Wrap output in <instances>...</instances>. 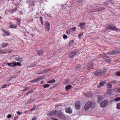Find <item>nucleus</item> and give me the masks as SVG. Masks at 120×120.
I'll list each match as a JSON object with an SVG mask.
<instances>
[{
  "label": "nucleus",
  "mask_w": 120,
  "mask_h": 120,
  "mask_svg": "<svg viewBox=\"0 0 120 120\" xmlns=\"http://www.w3.org/2000/svg\"><path fill=\"white\" fill-rule=\"evenodd\" d=\"M118 31H120V29L118 28Z\"/></svg>",
  "instance_id": "64"
},
{
  "label": "nucleus",
  "mask_w": 120,
  "mask_h": 120,
  "mask_svg": "<svg viewBox=\"0 0 120 120\" xmlns=\"http://www.w3.org/2000/svg\"><path fill=\"white\" fill-rule=\"evenodd\" d=\"M11 117V116L10 114H8L7 115V118H10Z\"/></svg>",
  "instance_id": "54"
},
{
  "label": "nucleus",
  "mask_w": 120,
  "mask_h": 120,
  "mask_svg": "<svg viewBox=\"0 0 120 120\" xmlns=\"http://www.w3.org/2000/svg\"><path fill=\"white\" fill-rule=\"evenodd\" d=\"M59 116L60 118L62 119H64L65 118V115L62 113L60 114Z\"/></svg>",
  "instance_id": "18"
},
{
  "label": "nucleus",
  "mask_w": 120,
  "mask_h": 120,
  "mask_svg": "<svg viewBox=\"0 0 120 120\" xmlns=\"http://www.w3.org/2000/svg\"><path fill=\"white\" fill-rule=\"evenodd\" d=\"M3 32L4 33L6 34V36H8L10 34L8 32L5 31L4 30H2Z\"/></svg>",
  "instance_id": "31"
},
{
  "label": "nucleus",
  "mask_w": 120,
  "mask_h": 120,
  "mask_svg": "<svg viewBox=\"0 0 120 120\" xmlns=\"http://www.w3.org/2000/svg\"><path fill=\"white\" fill-rule=\"evenodd\" d=\"M17 10V8H15L10 10V12L11 14H12L13 12Z\"/></svg>",
  "instance_id": "27"
},
{
  "label": "nucleus",
  "mask_w": 120,
  "mask_h": 120,
  "mask_svg": "<svg viewBox=\"0 0 120 120\" xmlns=\"http://www.w3.org/2000/svg\"><path fill=\"white\" fill-rule=\"evenodd\" d=\"M107 94L110 95H111V91L110 89H107Z\"/></svg>",
  "instance_id": "26"
},
{
  "label": "nucleus",
  "mask_w": 120,
  "mask_h": 120,
  "mask_svg": "<svg viewBox=\"0 0 120 120\" xmlns=\"http://www.w3.org/2000/svg\"><path fill=\"white\" fill-rule=\"evenodd\" d=\"M37 118L35 116H34L32 119V120H36Z\"/></svg>",
  "instance_id": "52"
},
{
  "label": "nucleus",
  "mask_w": 120,
  "mask_h": 120,
  "mask_svg": "<svg viewBox=\"0 0 120 120\" xmlns=\"http://www.w3.org/2000/svg\"><path fill=\"white\" fill-rule=\"evenodd\" d=\"M105 83L104 82H102L99 83V84L98 86L97 87L98 88L101 87V86H104Z\"/></svg>",
  "instance_id": "17"
},
{
  "label": "nucleus",
  "mask_w": 120,
  "mask_h": 120,
  "mask_svg": "<svg viewBox=\"0 0 120 120\" xmlns=\"http://www.w3.org/2000/svg\"><path fill=\"white\" fill-rule=\"evenodd\" d=\"M85 96L87 98H89L92 96V94L90 92L89 93L86 94H85Z\"/></svg>",
  "instance_id": "19"
},
{
  "label": "nucleus",
  "mask_w": 120,
  "mask_h": 120,
  "mask_svg": "<svg viewBox=\"0 0 120 120\" xmlns=\"http://www.w3.org/2000/svg\"><path fill=\"white\" fill-rule=\"evenodd\" d=\"M77 53V52H72L69 54V57L71 58H73L75 55H76Z\"/></svg>",
  "instance_id": "11"
},
{
  "label": "nucleus",
  "mask_w": 120,
  "mask_h": 120,
  "mask_svg": "<svg viewBox=\"0 0 120 120\" xmlns=\"http://www.w3.org/2000/svg\"><path fill=\"white\" fill-rule=\"evenodd\" d=\"M109 0H107L106 2L104 4V5L106 6H107L109 4Z\"/></svg>",
  "instance_id": "40"
},
{
  "label": "nucleus",
  "mask_w": 120,
  "mask_h": 120,
  "mask_svg": "<svg viewBox=\"0 0 120 120\" xmlns=\"http://www.w3.org/2000/svg\"><path fill=\"white\" fill-rule=\"evenodd\" d=\"M42 79L41 77H40L39 78H36L35 79H33L30 81V82H35L38 81Z\"/></svg>",
  "instance_id": "12"
},
{
  "label": "nucleus",
  "mask_w": 120,
  "mask_h": 120,
  "mask_svg": "<svg viewBox=\"0 0 120 120\" xmlns=\"http://www.w3.org/2000/svg\"><path fill=\"white\" fill-rule=\"evenodd\" d=\"M88 69H92L93 68V65L91 63L88 64L87 66Z\"/></svg>",
  "instance_id": "14"
},
{
  "label": "nucleus",
  "mask_w": 120,
  "mask_h": 120,
  "mask_svg": "<svg viewBox=\"0 0 120 120\" xmlns=\"http://www.w3.org/2000/svg\"><path fill=\"white\" fill-rule=\"evenodd\" d=\"M32 67H34L36 66V64L35 63H32L30 65Z\"/></svg>",
  "instance_id": "39"
},
{
  "label": "nucleus",
  "mask_w": 120,
  "mask_h": 120,
  "mask_svg": "<svg viewBox=\"0 0 120 120\" xmlns=\"http://www.w3.org/2000/svg\"><path fill=\"white\" fill-rule=\"evenodd\" d=\"M27 112H28V111H26L25 112V113H27Z\"/></svg>",
  "instance_id": "62"
},
{
  "label": "nucleus",
  "mask_w": 120,
  "mask_h": 120,
  "mask_svg": "<svg viewBox=\"0 0 120 120\" xmlns=\"http://www.w3.org/2000/svg\"><path fill=\"white\" fill-rule=\"evenodd\" d=\"M108 88H111L112 87V85L110 83V82H108L106 84Z\"/></svg>",
  "instance_id": "23"
},
{
  "label": "nucleus",
  "mask_w": 120,
  "mask_h": 120,
  "mask_svg": "<svg viewBox=\"0 0 120 120\" xmlns=\"http://www.w3.org/2000/svg\"><path fill=\"white\" fill-rule=\"evenodd\" d=\"M40 18L41 20V21H42L43 20V18L42 17H40Z\"/></svg>",
  "instance_id": "58"
},
{
  "label": "nucleus",
  "mask_w": 120,
  "mask_h": 120,
  "mask_svg": "<svg viewBox=\"0 0 120 120\" xmlns=\"http://www.w3.org/2000/svg\"><path fill=\"white\" fill-rule=\"evenodd\" d=\"M66 112L70 114L72 112V110L71 108L70 107L67 108L65 109Z\"/></svg>",
  "instance_id": "9"
},
{
  "label": "nucleus",
  "mask_w": 120,
  "mask_h": 120,
  "mask_svg": "<svg viewBox=\"0 0 120 120\" xmlns=\"http://www.w3.org/2000/svg\"><path fill=\"white\" fill-rule=\"evenodd\" d=\"M17 24L19 26H20V24L19 23H17Z\"/></svg>",
  "instance_id": "63"
},
{
  "label": "nucleus",
  "mask_w": 120,
  "mask_h": 120,
  "mask_svg": "<svg viewBox=\"0 0 120 120\" xmlns=\"http://www.w3.org/2000/svg\"><path fill=\"white\" fill-rule=\"evenodd\" d=\"M58 120L57 119H56L55 118H53V120Z\"/></svg>",
  "instance_id": "59"
},
{
  "label": "nucleus",
  "mask_w": 120,
  "mask_h": 120,
  "mask_svg": "<svg viewBox=\"0 0 120 120\" xmlns=\"http://www.w3.org/2000/svg\"><path fill=\"white\" fill-rule=\"evenodd\" d=\"M55 81V80L54 79H53L49 81H48V83H52L54 82Z\"/></svg>",
  "instance_id": "29"
},
{
  "label": "nucleus",
  "mask_w": 120,
  "mask_h": 120,
  "mask_svg": "<svg viewBox=\"0 0 120 120\" xmlns=\"http://www.w3.org/2000/svg\"><path fill=\"white\" fill-rule=\"evenodd\" d=\"M78 26L80 27L81 29L84 30L86 28L85 23L84 22H81L79 24Z\"/></svg>",
  "instance_id": "8"
},
{
  "label": "nucleus",
  "mask_w": 120,
  "mask_h": 120,
  "mask_svg": "<svg viewBox=\"0 0 120 120\" xmlns=\"http://www.w3.org/2000/svg\"><path fill=\"white\" fill-rule=\"evenodd\" d=\"M116 105V109H120V103H118Z\"/></svg>",
  "instance_id": "32"
},
{
  "label": "nucleus",
  "mask_w": 120,
  "mask_h": 120,
  "mask_svg": "<svg viewBox=\"0 0 120 120\" xmlns=\"http://www.w3.org/2000/svg\"><path fill=\"white\" fill-rule=\"evenodd\" d=\"M28 1L29 2V8L34 6V3L35 2V1L34 0H28Z\"/></svg>",
  "instance_id": "6"
},
{
  "label": "nucleus",
  "mask_w": 120,
  "mask_h": 120,
  "mask_svg": "<svg viewBox=\"0 0 120 120\" xmlns=\"http://www.w3.org/2000/svg\"><path fill=\"white\" fill-rule=\"evenodd\" d=\"M71 87L72 86L71 85H68L66 86L65 88L66 90H67L70 89Z\"/></svg>",
  "instance_id": "25"
},
{
  "label": "nucleus",
  "mask_w": 120,
  "mask_h": 120,
  "mask_svg": "<svg viewBox=\"0 0 120 120\" xmlns=\"http://www.w3.org/2000/svg\"><path fill=\"white\" fill-rule=\"evenodd\" d=\"M109 1L110 2V3L112 4H114V1L113 0H109Z\"/></svg>",
  "instance_id": "46"
},
{
  "label": "nucleus",
  "mask_w": 120,
  "mask_h": 120,
  "mask_svg": "<svg viewBox=\"0 0 120 120\" xmlns=\"http://www.w3.org/2000/svg\"><path fill=\"white\" fill-rule=\"evenodd\" d=\"M105 70L102 69L101 70H98L94 72V74L97 75H104L105 73Z\"/></svg>",
  "instance_id": "1"
},
{
  "label": "nucleus",
  "mask_w": 120,
  "mask_h": 120,
  "mask_svg": "<svg viewBox=\"0 0 120 120\" xmlns=\"http://www.w3.org/2000/svg\"><path fill=\"white\" fill-rule=\"evenodd\" d=\"M105 60L108 63L111 61V60L109 57H107L106 59Z\"/></svg>",
  "instance_id": "30"
},
{
  "label": "nucleus",
  "mask_w": 120,
  "mask_h": 120,
  "mask_svg": "<svg viewBox=\"0 0 120 120\" xmlns=\"http://www.w3.org/2000/svg\"><path fill=\"white\" fill-rule=\"evenodd\" d=\"M103 99V97L100 95H99L98 97V102L100 103Z\"/></svg>",
  "instance_id": "20"
},
{
  "label": "nucleus",
  "mask_w": 120,
  "mask_h": 120,
  "mask_svg": "<svg viewBox=\"0 0 120 120\" xmlns=\"http://www.w3.org/2000/svg\"><path fill=\"white\" fill-rule=\"evenodd\" d=\"M16 63V65H17L18 66H21L22 65V64L21 63L17 62Z\"/></svg>",
  "instance_id": "43"
},
{
  "label": "nucleus",
  "mask_w": 120,
  "mask_h": 120,
  "mask_svg": "<svg viewBox=\"0 0 120 120\" xmlns=\"http://www.w3.org/2000/svg\"><path fill=\"white\" fill-rule=\"evenodd\" d=\"M17 113L18 115H20V114H22V113H21L20 112H18V111L17 112Z\"/></svg>",
  "instance_id": "57"
},
{
  "label": "nucleus",
  "mask_w": 120,
  "mask_h": 120,
  "mask_svg": "<svg viewBox=\"0 0 120 120\" xmlns=\"http://www.w3.org/2000/svg\"><path fill=\"white\" fill-rule=\"evenodd\" d=\"M28 89V88L27 87H25V89L23 90L22 91H25L27 90Z\"/></svg>",
  "instance_id": "44"
},
{
  "label": "nucleus",
  "mask_w": 120,
  "mask_h": 120,
  "mask_svg": "<svg viewBox=\"0 0 120 120\" xmlns=\"http://www.w3.org/2000/svg\"><path fill=\"white\" fill-rule=\"evenodd\" d=\"M2 47L3 48L7 47L8 45V44L7 43H2L1 44Z\"/></svg>",
  "instance_id": "24"
},
{
  "label": "nucleus",
  "mask_w": 120,
  "mask_h": 120,
  "mask_svg": "<svg viewBox=\"0 0 120 120\" xmlns=\"http://www.w3.org/2000/svg\"><path fill=\"white\" fill-rule=\"evenodd\" d=\"M33 90H31L28 92V93H29V94L33 92Z\"/></svg>",
  "instance_id": "53"
},
{
  "label": "nucleus",
  "mask_w": 120,
  "mask_h": 120,
  "mask_svg": "<svg viewBox=\"0 0 120 120\" xmlns=\"http://www.w3.org/2000/svg\"><path fill=\"white\" fill-rule=\"evenodd\" d=\"M74 41L72 40L70 42L69 44L70 45H72Z\"/></svg>",
  "instance_id": "50"
},
{
  "label": "nucleus",
  "mask_w": 120,
  "mask_h": 120,
  "mask_svg": "<svg viewBox=\"0 0 120 120\" xmlns=\"http://www.w3.org/2000/svg\"><path fill=\"white\" fill-rule=\"evenodd\" d=\"M50 86V85L49 84H45L43 85V87L44 88H46Z\"/></svg>",
  "instance_id": "35"
},
{
  "label": "nucleus",
  "mask_w": 120,
  "mask_h": 120,
  "mask_svg": "<svg viewBox=\"0 0 120 120\" xmlns=\"http://www.w3.org/2000/svg\"><path fill=\"white\" fill-rule=\"evenodd\" d=\"M114 100L115 101H118L120 100V97H117L115 98L114 99Z\"/></svg>",
  "instance_id": "36"
},
{
  "label": "nucleus",
  "mask_w": 120,
  "mask_h": 120,
  "mask_svg": "<svg viewBox=\"0 0 120 120\" xmlns=\"http://www.w3.org/2000/svg\"><path fill=\"white\" fill-rule=\"evenodd\" d=\"M16 66V63L15 62H13L12 63V64L11 65V67H14Z\"/></svg>",
  "instance_id": "34"
},
{
  "label": "nucleus",
  "mask_w": 120,
  "mask_h": 120,
  "mask_svg": "<svg viewBox=\"0 0 120 120\" xmlns=\"http://www.w3.org/2000/svg\"><path fill=\"white\" fill-rule=\"evenodd\" d=\"M17 26L14 24H13L10 23V27L12 28H17Z\"/></svg>",
  "instance_id": "16"
},
{
  "label": "nucleus",
  "mask_w": 120,
  "mask_h": 120,
  "mask_svg": "<svg viewBox=\"0 0 120 120\" xmlns=\"http://www.w3.org/2000/svg\"><path fill=\"white\" fill-rule=\"evenodd\" d=\"M92 105V103L90 101L87 102L86 104L84 107L85 109L86 110H88L89 108L91 107Z\"/></svg>",
  "instance_id": "4"
},
{
  "label": "nucleus",
  "mask_w": 120,
  "mask_h": 120,
  "mask_svg": "<svg viewBox=\"0 0 120 120\" xmlns=\"http://www.w3.org/2000/svg\"><path fill=\"white\" fill-rule=\"evenodd\" d=\"M106 53H104L103 54H100L99 56L100 58L102 57L104 59H105V57L106 56Z\"/></svg>",
  "instance_id": "21"
},
{
  "label": "nucleus",
  "mask_w": 120,
  "mask_h": 120,
  "mask_svg": "<svg viewBox=\"0 0 120 120\" xmlns=\"http://www.w3.org/2000/svg\"><path fill=\"white\" fill-rule=\"evenodd\" d=\"M76 29V27H74L72 28H70V30H72L73 31H74Z\"/></svg>",
  "instance_id": "37"
},
{
  "label": "nucleus",
  "mask_w": 120,
  "mask_h": 120,
  "mask_svg": "<svg viewBox=\"0 0 120 120\" xmlns=\"http://www.w3.org/2000/svg\"><path fill=\"white\" fill-rule=\"evenodd\" d=\"M80 103L79 101L76 102L75 104V107L77 109H79L80 107Z\"/></svg>",
  "instance_id": "13"
},
{
  "label": "nucleus",
  "mask_w": 120,
  "mask_h": 120,
  "mask_svg": "<svg viewBox=\"0 0 120 120\" xmlns=\"http://www.w3.org/2000/svg\"><path fill=\"white\" fill-rule=\"evenodd\" d=\"M108 104V102L106 100L103 101L100 104V105L101 107H105Z\"/></svg>",
  "instance_id": "7"
},
{
  "label": "nucleus",
  "mask_w": 120,
  "mask_h": 120,
  "mask_svg": "<svg viewBox=\"0 0 120 120\" xmlns=\"http://www.w3.org/2000/svg\"><path fill=\"white\" fill-rule=\"evenodd\" d=\"M37 53L39 55L41 56L43 54V51L42 50L38 51L37 52Z\"/></svg>",
  "instance_id": "28"
},
{
  "label": "nucleus",
  "mask_w": 120,
  "mask_h": 120,
  "mask_svg": "<svg viewBox=\"0 0 120 120\" xmlns=\"http://www.w3.org/2000/svg\"><path fill=\"white\" fill-rule=\"evenodd\" d=\"M117 81L116 80H113L110 82V83L112 84H115L116 83Z\"/></svg>",
  "instance_id": "41"
},
{
  "label": "nucleus",
  "mask_w": 120,
  "mask_h": 120,
  "mask_svg": "<svg viewBox=\"0 0 120 120\" xmlns=\"http://www.w3.org/2000/svg\"><path fill=\"white\" fill-rule=\"evenodd\" d=\"M106 28L107 29H111L114 31H118V28L114 26H112V25H109L106 27Z\"/></svg>",
  "instance_id": "3"
},
{
  "label": "nucleus",
  "mask_w": 120,
  "mask_h": 120,
  "mask_svg": "<svg viewBox=\"0 0 120 120\" xmlns=\"http://www.w3.org/2000/svg\"><path fill=\"white\" fill-rule=\"evenodd\" d=\"M116 75L118 76H120V72L118 71L116 73Z\"/></svg>",
  "instance_id": "47"
},
{
  "label": "nucleus",
  "mask_w": 120,
  "mask_h": 120,
  "mask_svg": "<svg viewBox=\"0 0 120 120\" xmlns=\"http://www.w3.org/2000/svg\"><path fill=\"white\" fill-rule=\"evenodd\" d=\"M17 20L19 22H20L21 21V19L19 18L17 19Z\"/></svg>",
  "instance_id": "55"
},
{
  "label": "nucleus",
  "mask_w": 120,
  "mask_h": 120,
  "mask_svg": "<svg viewBox=\"0 0 120 120\" xmlns=\"http://www.w3.org/2000/svg\"><path fill=\"white\" fill-rule=\"evenodd\" d=\"M83 33H82L79 34L78 35V37L79 38H80L81 36H83Z\"/></svg>",
  "instance_id": "38"
},
{
  "label": "nucleus",
  "mask_w": 120,
  "mask_h": 120,
  "mask_svg": "<svg viewBox=\"0 0 120 120\" xmlns=\"http://www.w3.org/2000/svg\"><path fill=\"white\" fill-rule=\"evenodd\" d=\"M7 64L8 65V66H11V64H12V62H11V63H8V62L7 63Z\"/></svg>",
  "instance_id": "49"
},
{
  "label": "nucleus",
  "mask_w": 120,
  "mask_h": 120,
  "mask_svg": "<svg viewBox=\"0 0 120 120\" xmlns=\"http://www.w3.org/2000/svg\"><path fill=\"white\" fill-rule=\"evenodd\" d=\"M36 108V105H34V106L33 107L30 109V110L31 111H32L34 110Z\"/></svg>",
  "instance_id": "33"
},
{
  "label": "nucleus",
  "mask_w": 120,
  "mask_h": 120,
  "mask_svg": "<svg viewBox=\"0 0 120 120\" xmlns=\"http://www.w3.org/2000/svg\"><path fill=\"white\" fill-rule=\"evenodd\" d=\"M108 54L111 55H114L120 53V49H118V48H116L115 50L113 51H111L110 52L107 53Z\"/></svg>",
  "instance_id": "2"
},
{
  "label": "nucleus",
  "mask_w": 120,
  "mask_h": 120,
  "mask_svg": "<svg viewBox=\"0 0 120 120\" xmlns=\"http://www.w3.org/2000/svg\"><path fill=\"white\" fill-rule=\"evenodd\" d=\"M105 8H97V9H94L93 11L94 12H96V11H102Z\"/></svg>",
  "instance_id": "15"
},
{
  "label": "nucleus",
  "mask_w": 120,
  "mask_h": 120,
  "mask_svg": "<svg viewBox=\"0 0 120 120\" xmlns=\"http://www.w3.org/2000/svg\"><path fill=\"white\" fill-rule=\"evenodd\" d=\"M57 112L56 110H54L51 111H49L47 112V115L49 116H53Z\"/></svg>",
  "instance_id": "5"
},
{
  "label": "nucleus",
  "mask_w": 120,
  "mask_h": 120,
  "mask_svg": "<svg viewBox=\"0 0 120 120\" xmlns=\"http://www.w3.org/2000/svg\"><path fill=\"white\" fill-rule=\"evenodd\" d=\"M45 28L46 30L49 31L50 30V24L48 22H46L45 23Z\"/></svg>",
  "instance_id": "10"
},
{
  "label": "nucleus",
  "mask_w": 120,
  "mask_h": 120,
  "mask_svg": "<svg viewBox=\"0 0 120 120\" xmlns=\"http://www.w3.org/2000/svg\"><path fill=\"white\" fill-rule=\"evenodd\" d=\"M34 101H32V100L29 101L27 103H30L31 102H32Z\"/></svg>",
  "instance_id": "56"
},
{
  "label": "nucleus",
  "mask_w": 120,
  "mask_h": 120,
  "mask_svg": "<svg viewBox=\"0 0 120 120\" xmlns=\"http://www.w3.org/2000/svg\"><path fill=\"white\" fill-rule=\"evenodd\" d=\"M114 91L118 93H120V87L116 88L114 89Z\"/></svg>",
  "instance_id": "22"
},
{
  "label": "nucleus",
  "mask_w": 120,
  "mask_h": 120,
  "mask_svg": "<svg viewBox=\"0 0 120 120\" xmlns=\"http://www.w3.org/2000/svg\"><path fill=\"white\" fill-rule=\"evenodd\" d=\"M63 37L64 39H66L68 38L67 36L65 34H64L63 35Z\"/></svg>",
  "instance_id": "45"
},
{
  "label": "nucleus",
  "mask_w": 120,
  "mask_h": 120,
  "mask_svg": "<svg viewBox=\"0 0 120 120\" xmlns=\"http://www.w3.org/2000/svg\"><path fill=\"white\" fill-rule=\"evenodd\" d=\"M59 105H57V106H56V107H55V108H56V107H57V108H58V107H59Z\"/></svg>",
  "instance_id": "61"
},
{
  "label": "nucleus",
  "mask_w": 120,
  "mask_h": 120,
  "mask_svg": "<svg viewBox=\"0 0 120 120\" xmlns=\"http://www.w3.org/2000/svg\"><path fill=\"white\" fill-rule=\"evenodd\" d=\"M6 86L7 85H5V84L4 85L2 86V88H4L6 87Z\"/></svg>",
  "instance_id": "51"
},
{
  "label": "nucleus",
  "mask_w": 120,
  "mask_h": 120,
  "mask_svg": "<svg viewBox=\"0 0 120 120\" xmlns=\"http://www.w3.org/2000/svg\"><path fill=\"white\" fill-rule=\"evenodd\" d=\"M41 23L42 24V25L43 26V22L42 21H41Z\"/></svg>",
  "instance_id": "60"
},
{
  "label": "nucleus",
  "mask_w": 120,
  "mask_h": 120,
  "mask_svg": "<svg viewBox=\"0 0 120 120\" xmlns=\"http://www.w3.org/2000/svg\"><path fill=\"white\" fill-rule=\"evenodd\" d=\"M22 59L21 58H18V61H22Z\"/></svg>",
  "instance_id": "48"
},
{
  "label": "nucleus",
  "mask_w": 120,
  "mask_h": 120,
  "mask_svg": "<svg viewBox=\"0 0 120 120\" xmlns=\"http://www.w3.org/2000/svg\"><path fill=\"white\" fill-rule=\"evenodd\" d=\"M80 67V64H78L76 65V69H78Z\"/></svg>",
  "instance_id": "42"
}]
</instances>
